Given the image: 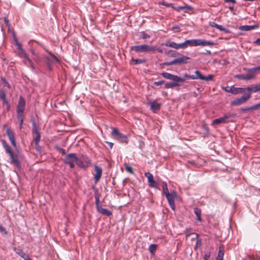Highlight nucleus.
Returning a JSON list of instances; mask_svg holds the SVG:
<instances>
[{
  "mask_svg": "<svg viewBox=\"0 0 260 260\" xmlns=\"http://www.w3.org/2000/svg\"><path fill=\"white\" fill-rule=\"evenodd\" d=\"M184 43V48L188 46H212L214 45L213 42L206 41L201 39H192L186 40Z\"/></svg>",
  "mask_w": 260,
  "mask_h": 260,
  "instance_id": "1",
  "label": "nucleus"
},
{
  "mask_svg": "<svg viewBox=\"0 0 260 260\" xmlns=\"http://www.w3.org/2000/svg\"><path fill=\"white\" fill-rule=\"evenodd\" d=\"M183 78L187 79H201L204 81H210L212 80L213 77L212 75H209L207 76L203 75L199 71H196L194 75H189L187 73H185L183 75ZM183 78V77H182Z\"/></svg>",
  "mask_w": 260,
  "mask_h": 260,
  "instance_id": "2",
  "label": "nucleus"
},
{
  "mask_svg": "<svg viewBox=\"0 0 260 260\" xmlns=\"http://www.w3.org/2000/svg\"><path fill=\"white\" fill-rule=\"evenodd\" d=\"M155 49V46L147 44L133 46L131 47V50L135 51L137 53L153 52Z\"/></svg>",
  "mask_w": 260,
  "mask_h": 260,
  "instance_id": "3",
  "label": "nucleus"
},
{
  "mask_svg": "<svg viewBox=\"0 0 260 260\" xmlns=\"http://www.w3.org/2000/svg\"><path fill=\"white\" fill-rule=\"evenodd\" d=\"M16 44L17 46V48L19 50L18 54L19 56L22 58H23L24 59V62L26 64H27L28 66H30V67L34 69V67L32 64V61L29 58L27 54L25 53V51L22 49L21 47V45L18 42L17 40H16Z\"/></svg>",
  "mask_w": 260,
  "mask_h": 260,
  "instance_id": "4",
  "label": "nucleus"
},
{
  "mask_svg": "<svg viewBox=\"0 0 260 260\" xmlns=\"http://www.w3.org/2000/svg\"><path fill=\"white\" fill-rule=\"evenodd\" d=\"M78 160V157L75 153H69L64 156L63 159L64 164L69 165L72 169L75 167L74 163Z\"/></svg>",
  "mask_w": 260,
  "mask_h": 260,
  "instance_id": "5",
  "label": "nucleus"
},
{
  "mask_svg": "<svg viewBox=\"0 0 260 260\" xmlns=\"http://www.w3.org/2000/svg\"><path fill=\"white\" fill-rule=\"evenodd\" d=\"M251 98V93L249 92L246 94L243 95L240 98H238L231 102V105L233 106H239L244 104Z\"/></svg>",
  "mask_w": 260,
  "mask_h": 260,
  "instance_id": "6",
  "label": "nucleus"
},
{
  "mask_svg": "<svg viewBox=\"0 0 260 260\" xmlns=\"http://www.w3.org/2000/svg\"><path fill=\"white\" fill-rule=\"evenodd\" d=\"M222 89L228 92H231L233 94L243 93L245 89L241 87H235L234 86L222 87Z\"/></svg>",
  "mask_w": 260,
  "mask_h": 260,
  "instance_id": "7",
  "label": "nucleus"
},
{
  "mask_svg": "<svg viewBox=\"0 0 260 260\" xmlns=\"http://www.w3.org/2000/svg\"><path fill=\"white\" fill-rule=\"evenodd\" d=\"M161 75L164 78L171 80L173 81H180V82H184L185 81V78H182V77H179L177 75H173L169 73L163 72L161 74Z\"/></svg>",
  "mask_w": 260,
  "mask_h": 260,
  "instance_id": "8",
  "label": "nucleus"
},
{
  "mask_svg": "<svg viewBox=\"0 0 260 260\" xmlns=\"http://www.w3.org/2000/svg\"><path fill=\"white\" fill-rule=\"evenodd\" d=\"M112 129V135L115 138L117 139L120 142H127V137L126 136L120 133L116 128H113Z\"/></svg>",
  "mask_w": 260,
  "mask_h": 260,
  "instance_id": "9",
  "label": "nucleus"
},
{
  "mask_svg": "<svg viewBox=\"0 0 260 260\" xmlns=\"http://www.w3.org/2000/svg\"><path fill=\"white\" fill-rule=\"evenodd\" d=\"M177 196V194L175 191L171 192L166 195L168 203L173 210H175V199Z\"/></svg>",
  "mask_w": 260,
  "mask_h": 260,
  "instance_id": "10",
  "label": "nucleus"
},
{
  "mask_svg": "<svg viewBox=\"0 0 260 260\" xmlns=\"http://www.w3.org/2000/svg\"><path fill=\"white\" fill-rule=\"evenodd\" d=\"M233 116H234V115H225L222 117L215 119L212 121V125H215L220 123H227L229 122L228 120Z\"/></svg>",
  "mask_w": 260,
  "mask_h": 260,
  "instance_id": "11",
  "label": "nucleus"
},
{
  "mask_svg": "<svg viewBox=\"0 0 260 260\" xmlns=\"http://www.w3.org/2000/svg\"><path fill=\"white\" fill-rule=\"evenodd\" d=\"M145 176L147 177L148 179V182L149 183V185L150 187H153L155 188H157L158 184L153 179V176L152 174L150 172H146L145 173Z\"/></svg>",
  "mask_w": 260,
  "mask_h": 260,
  "instance_id": "12",
  "label": "nucleus"
},
{
  "mask_svg": "<svg viewBox=\"0 0 260 260\" xmlns=\"http://www.w3.org/2000/svg\"><path fill=\"white\" fill-rule=\"evenodd\" d=\"M10 156V162L14 164L17 167L19 166V162L18 161L17 155L15 154L12 150L7 152Z\"/></svg>",
  "mask_w": 260,
  "mask_h": 260,
  "instance_id": "13",
  "label": "nucleus"
},
{
  "mask_svg": "<svg viewBox=\"0 0 260 260\" xmlns=\"http://www.w3.org/2000/svg\"><path fill=\"white\" fill-rule=\"evenodd\" d=\"M150 109L154 113H156L157 111L159 110L161 106V104L155 102V101H150L149 102Z\"/></svg>",
  "mask_w": 260,
  "mask_h": 260,
  "instance_id": "14",
  "label": "nucleus"
},
{
  "mask_svg": "<svg viewBox=\"0 0 260 260\" xmlns=\"http://www.w3.org/2000/svg\"><path fill=\"white\" fill-rule=\"evenodd\" d=\"M6 133H7V136L9 138V139L12 145L13 146L16 147V143L15 138V136H14V133L12 132V131L11 130L10 128H8L6 129Z\"/></svg>",
  "mask_w": 260,
  "mask_h": 260,
  "instance_id": "15",
  "label": "nucleus"
},
{
  "mask_svg": "<svg viewBox=\"0 0 260 260\" xmlns=\"http://www.w3.org/2000/svg\"><path fill=\"white\" fill-rule=\"evenodd\" d=\"M247 74H237L236 75L235 77L241 80H249L254 78V76L250 72H248Z\"/></svg>",
  "mask_w": 260,
  "mask_h": 260,
  "instance_id": "16",
  "label": "nucleus"
},
{
  "mask_svg": "<svg viewBox=\"0 0 260 260\" xmlns=\"http://www.w3.org/2000/svg\"><path fill=\"white\" fill-rule=\"evenodd\" d=\"M166 46L176 49H184L185 45H184V43L177 44L174 42H171L167 43L166 44Z\"/></svg>",
  "mask_w": 260,
  "mask_h": 260,
  "instance_id": "17",
  "label": "nucleus"
},
{
  "mask_svg": "<svg viewBox=\"0 0 260 260\" xmlns=\"http://www.w3.org/2000/svg\"><path fill=\"white\" fill-rule=\"evenodd\" d=\"M25 102L22 96H20L17 107V112H23L25 109Z\"/></svg>",
  "mask_w": 260,
  "mask_h": 260,
  "instance_id": "18",
  "label": "nucleus"
},
{
  "mask_svg": "<svg viewBox=\"0 0 260 260\" xmlns=\"http://www.w3.org/2000/svg\"><path fill=\"white\" fill-rule=\"evenodd\" d=\"M94 170L95 171V174L94 175V179L95 182H97L102 176V170L100 167L95 165L94 166Z\"/></svg>",
  "mask_w": 260,
  "mask_h": 260,
  "instance_id": "19",
  "label": "nucleus"
},
{
  "mask_svg": "<svg viewBox=\"0 0 260 260\" xmlns=\"http://www.w3.org/2000/svg\"><path fill=\"white\" fill-rule=\"evenodd\" d=\"M14 251H15V252L18 254L20 256L24 258L25 260H28L29 258H30L28 255L26 254L22 249L20 248H14L13 249Z\"/></svg>",
  "mask_w": 260,
  "mask_h": 260,
  "instance_id": "20",
  "label": "nucleus"
},
{
  "mask_svg": "<svg viewBox=\"0 0 260 260\" xmlns=\"http://www.w3.org/2000/svg\"><path fill=\"white\" fill-rule=\"evenodd\" d=\"M189 58L187 56H182L176 59H174V62L175 64H181L183 63H186L187 62Z\"/></svg>",
  "mask_w": 260,
  "mask_h": 260,
  "instance_id": "21",
  "label": "nucleus"
},
{
  "mask_svg": "<svg viewBox=\"0 0 260 260\" xmlns=\"http://www.w3.org/2000/svg\"><path fill=\"white\" fill-rule=\"evenodd\" d=\"M244 70L247 72H250L254 76V78L255 77V75L256 73H260V66L255 67L253 68L247 69L244 68Z\"/></svg>",
  "mask_w": 260,
  "mask_h": 260,
  "instance_id": "22",
  "label": "nucleus"
},
{
  "mask_svg": "<svg viewBox=\"0 0 260 260\" xmlns=\"http://www.w3.org/2000/svg\"><path fill=\"white\" fill-rule=\"evenodd\" d=\"M173 8L178 12H180L181 10H184L185 12H187L188 11H190L192 9V7L189 6L174 7Z\"/></svg>",
  "mask_w": 260,
  "mask_h": 260,
  "instance_id": "23",
  "label": "nucleus"
},
{
  "mask_svg": "<svg viewBox=\"0 0 260 260\" xmlns=\"http://www.w3.org/2000/svg\"><path fill=\"white\" fill-rule=\"evenodd\" d=\"M97 210L99 213L103 215L109 216L112 214V212L110 210L103 208L102 206L97 208Z\"/></svg>",
  "mask_w": 260,
  "mask_h": 260,
  "instance_id": "24",
  "label": "nucleus"
},
{
  "mask_svg": "<svg viewBox=\"0 0 260 260\" xmlns=\"http://www.w3.org/2000/svg\"><path fill=\"white\" fill-rule=\"evenodd\" d=\"M179 82L180 81H173V82L167 83L165 85V88L166 89L173 88L174 87L179 86Z\"/></svg>",
  "mask_w": 260,
  "mask_h": 260,
  "instance_id": "25",
  "label": "nucleus"
},
{
  "mask_svg": "<svg viewBox=\"0 0 260 260\" xmlns=\"http://www.w3.org/2000/svg\"><path fill=\"white\" fill-rule=\"evenodd\" d=\"M256 27V25H243L239 27V29L243 31H249Z\"/></svg>",
  "mask_w": 260,
  "mask_h": 260,
  "instance_id": "26",
  "label": "nucleus"
},
{
  "mask_svg": "<svg viewBox=\"0 0 260 260\" xmlns=\"http://www.w3.org/2000/svg\"><path fill=\"white\" fill-rule=\"evenodd\" d=\"M17 117L19 122V127L21 128L23 121V112H17Z\"/></svg>",
  "mask_w": 260,
  "mask_h": 260,
  "instance_id": "27",
  "label": "nucleus"
},
{
  "mask_svg": "<svg viewBox=\"0 0 260 260\" xmlns=\"http://www.w3.org/2000/svg\"><path fill=\"white\" fill-rule=\"evenodd\" d=\"M35 132L36 135V137L34 138V141L35 143L36 147L37 148L39 146V143L40 140V134L39 132L36 129V128H35Z\"/></svg>",
  "mask_w": 260,
  "mask_h": 260,
  "instance_id": "28",
  "label": "nucleus"
},
{
  "mask_svg": "<svg viewBox=\"0 0 260 260\" xmlns=\"http://www.w3.org/2000/svg\"><path fill=\"white\" fill-rule=\"evenodd\" d=\"M194 213L197 216V219L201 221V210L197 207L194 208Z\"/></svg>",
  "mask_w": 260,
  "mask_h": 260,
  "instance_id": "29",
  "label": "nucleus"
},
{
  "mask_svg": "<svg viewBox=\"0 0 260 260\" xmlns=\"http://www.w3.org/2000/svg\"><path fill=\"white\" fill-rule=\"evenodd\" d=\"M146 60L144 59H134L132 58L130 61L131 64H137L145 63Z\"/></svg>",
  "mask_w": 260,
  "mask_h": 260,
  "instance_id": "30",
  "label": "nucleus"
},
{
  "mask_svg": "<svg viewBox=\"0 0 260 260\" xmlns=\"http://www.w3.org/2000/svg\"><path fill=\"white\" fill-rule=\"evenodd\" d=\"M260 108V102L256 105H254L252 106L247 107L245 109H242V110L243 111H246V110H256Z\"/></svg>",
  "mask_w": 260,
  "mask_h": 260,
  "instance_id": "31",
  "label": "nucleus"
},
{
  "mask_svg": "<svg viewBox=\"0 0 260 260\" xmlns=\"http://www.w3.org/2000/svg\"><path fill=\"white\" fill-rule=\"evenodd\" d=\"M3 146L5 149V150L6 152H8V151H10L11 150L10 146L7 144V142L5 140H1Z\"/></svg>",
  "mask_w": 260,
  "mask_h": 260,
  "instance_id": "32",
  "label": "nucleus"
},
{
  "mask_svg": "<svg viewBox=\"0 0 260 260\" xmlns=\"http://www.w3.org/2000/svg\"><path fill=\"white\" fill-rule=\"evenodd\" d=\"M162 187L164 193L165 194V196L170 193L167 187V184L166 182H163Z\"/></svg>",
  "mask_w": 260,
  "mask_h": 260,
  "instance_id": "33",
  "label": "nucleus"
},
{
  "mask_svg": "<svg viewBox=\"0 0 260 260\" xmlns=\"http://www.w3.org/2000/svg\"><path fill=\"white\" fill-rule=\"evenodd\" d=\"M0 98L3 101L4 103L7 104H8V102L6 99L5 92L3 90L0 91Z\"/></svg>",
  "mask_w": 260,
  "mask_h": 260,
  "instance_id": "34",
  "label": "nucleus"
},
{
  "mask_svg": "<svg viewBox=\"0 0 260 260\" xmlns=\"http://www.w3.org/2000/svg\"><path fill=\"white\" fill-rule=\"evenodd\" d=\"M223 255H224L223 251L220 247L219 251H218V255L216 258V260H223Z\"/></svg>",
  "mask_w": 260,
  "mask_h": 260,
  "instance_id": "35",
  "label": "nucleus"
},
{
  "mask_svg": "<svg viewBox=\"0 0 260 260\" xmlns=\"http://www.w3.org/2000/svg\"><path fill=\"white\" fill-rule=\"evenodd\" d=\"M75 162L79 167L83 169L86 168L84 162L81 160L78 157V160H76Z\"/></svg>",
  "mask_w": 260,
  "mask_h": 260,
  "instance_id": "36",
  "label": "nucleus"
},
{
  "mask_svg": "<svg viewBox=\"0 0 260 260\" xmlns=\"http://www.w3.org/2000/svg\"><path fill=\"white\" fill-rule=\"evenodd\" d=\"M84 163L86 168H88L91 164L89 158L87 156H83Z\"/></svg>",
  "mask_w": 260,
  "mask_h": 260,
  "instance_id": "37",
  "label": "nucleus"
},
{
  "mask_svg": "<svg viewBox=\"0 0 260 260\" xmlns=\"http://www.w3.org/2000/svg\"><path fill=\"white\" fill-rule=\"evenodd\" d=\"M156 247L157 245L156 244H151L149 247V250L150 252L152 254H153L156 249Z\"/></svg>",
  "mask_w": 260,
  "mask_h": 260,
  "instance_id": "38",
  "label": "nucleus"
},
{
  "mask_svg": "<svg viewBox=\"0 0 260 260\" xmlns=\"http://www.w3.org/2000/svg\"><path fill=\"white\" fill-rule=\"evenodd\" d=\"M95 205H96V208L97 209L102 206L100 203V196L98 194H96L95 195Z\"/></svg>",
  "mask_w": 260,
  "mask_h": 260,
  "instance_id": "39",
  "label": "nucleus"
},
{
  "mask_svg": "<svg viewBox=\"0 0 260 260\" xmlns=\"http://www.w3.org/2000/svg\"><path fill=\"white\" fill-rule=\"evenodd\" d=\"M44 58L46 59V64H47L48 68L50 70H51L50 63L51 62V59H50V58H49V57H47V56H45V57H44Z\"/></svg>",
  "mask_w": 260,
  "mask_h": 260,
  "instance_id": "40",
  "label": "nucleus"
},
{
  "mask_svg": "<svg viewBox=\"0 0 260 260\" xmlns=\"http://www.w3.org/2000/svg\"><path fill=\"white\" fill-rule=\"evenodd\" d=\"M49 53L51 55V62H57L58 61V60L57 58L54 55H53L51 53L49 52Z\"/></svg>",
  "mask_w": 260,
  "mask_h": 260,
  "instance_id": "41",
  "label": "nucleus"
},
{
  "mask_svg": "<svg viewBox=\"0 0 260 260\" xmlns=\"http://www.w3.org/2000/svg\"><path fill=\"white\" fill-rule=\"evenodd\" d=\"M140 34H141V38L143 39H148L150 38V36L149 35L147 34L146 33H145V31H144L140 32Z\"/></svg>",
  "mask_w": 260,
  "mask_h": 260,
  "instance_id": "42",
  "label": "nucleus"
},
{
  "mask_svg": "<svg viewBox=\"0 0 260 260\" xmlns=\"http://www.w3.org/2000/svg\"><path fill=\"white\" fill-rule=\"evenodd\" d=\"M245 90H247L249 92H256V91L255 90V85L254 86H250L247 87L246 88H245Z\"/></svg>",
  "mask_w": 260,
  "mask_h": 260,
  "instance_id": "43",
  "label": "nucleus"
},
{
  "mask_svg": "<svg viewBox=\"0 0 260 260\" xmlns=\"http://www.w3.org/2000/svg\"><path fill=\"white\" fill-rule=\"evenodd\" d=\"M125 168L126 171L127 172H128V173H131V174H133L134 172H133V169H132V168L131 167L129 166L128 165H126L125 166Z\"/></svg>",
  "mask_w": 260,
  "mask_h": 260,
  "instance_id": "44",
  "label": "nucleus"
},
{
  "mask_svg": "<svg viewBox=\"0 0 260 260\" xmlns=\"http://www.w3.org/2000/svg\"><path fill=\"white\" fill-rule=\"evenodd\" d=\"M56 149L59 152L61 153L63 155H66V151L65 149L59 147H57Z\"/></svg>",
  "mask_w": 260,
  "mask_h": 260,
  "instance_id": "45",
  "label": "nucleus"
},
{
  "mask_svg": "<svg viewBox=\"0 0 260 260\" xmlns=\"http://www.w3.org/2000/svg\"><path fill=\"white\" fill-rule=\"evenodd\" d=\"M165 82L164 80H161L159 81H156L154 83V84L156 86H159L162 84H164Z\"/></svg>",
  "mask_w": 260,
  "mask_h": 260,
  "instance_id": "46",
  "label": "nucleus"
},
{
  "mask_svg": "<svg viewBox=\"0 0 260 260\" xmlns=\"http://www.w3.org/2000/svg\"><path fill=\"white\" fill-rule=\"evenodd\" d=\"M164 64L166 65V66H171V65H173V64H175L174 60H173L171 61L165 62L164 63Z\"/></svg>",
  "mask_w": 260,
  "mask_h": 260,
  "instance_id": "47",
  "label": "nucleus"
},
{
  "mask_svg": "<svg viewBox=\"0 0 260 260\" xmlns=\"http://www.w3.org/2000/svg\"><path fill=\"white\" fill-rule=\"evenodd\" d=\"M209 24L211 26L215 27L216 28H217L218 25V24L216 23L215 22L213 21L210 22Z\"/></svg>",
  "mask_w": 260,
  "mask_h": 260,
  "instance_id": "48",
  "label": "nucleus"
},
{
  "mask_svg": "<svg viewBox=\"0 0 260 260\" xmlns=\"http://www.w3.org/2000/svg\"><path fill=\"white\" fill-rule=\"evenodd\" d=\"M217 29L220 30H222V31H224L225 32H226L227 31L226 30V29L225 28H224L222 25H218V26H217Z\"/></svg>",
  "mask_w": 260,
  "mask_h": 260,
  "instance_id": "49",
  "label": "nucleus"
},
{
  "mask_svg": "<svg viewBox=\"0 0 260 260\" xmlns=\"http://www.w3.org/2000/svg\"><path fill=\"white\" fill-rule=\"evenodd\" d=\"M255 90L256 91V92L260 91V83L255 85Z\"/></svg>",
  "mask_w": 260,
  "mask_h": 260,
  "instance_id": "50",
  "label": "nucleus"
},
{
  "mask_svg": "<svg viewBox=\"0 0 260 260\" xmlns=\"http://www.w3.org/2000/svg\"><path fill=\"white\" fill-rule=\"evenodd\" d=\"M210 254L209 253H206L204 255V259L205 260H208L209 258L210 257Z\"/></svg>",
  "mask_w": 260,
  "mask_h": 260,
  "instance_id": "51",
  "label": "nucleus"
},
{
  "mask_svg": "<svg viewBox=\"0 0 260 260\" xmlns=\"http://www.w3.org/2000/svg\"><path fill=\"white\" fill-rule=\"evenodd\" d=\"M154 51H157L159 53H162V52H163L162 49L161 48H156V47H155V49L154 50Z\"/></svg>",
  "mask_w": 260,
  "mask_h": 260,
  "instance_id": "52",
  "label": "nucleus"
},
{
  "mask_svg": "<svg viewBox=\"0 0 260 260\" xmlns=\"http://www.w3.org/2000/svg\"><path fill=\"white\" fill-rule=\"evenodd\" d=\"M0 232H5V233H6L5 231V229L2 225H0Z\"/></svg>",
  "mask_w": 260,
  "mask_h": 260,
  "instance_id": "53",
  "label": "nucleus"
},
{
  "mask_svg": "<svg viewBox=\"0 0 260 260\" xmlns=\"http://www.w3.org/2000/svg\"><path fill=\"white\" fill-rule=\"evenodd\" d=\"M224 1L226 3H232L233 4H235L236 2V1L235 0H224Z\"/></svg>",
  "mask_w": 260,
  "mask_h": 260,
  "instance_id": "54",
  "label": "nucleus"
},
{
  "mask_svg": "<svg viewBox=\"0 0 260 260\" xmlns=\"http://www.w3.org/2000/svg\"><path fill=\"white\" fill-rule=\"evenodd\" d=\"M254 43L260 46V39H257L254 42Z\"/></svg>",
  "mask_w": 260,
  "mask_h": 260,
  "instance_id": "55",
  "label": "nucleus"
},
{
  "mask_svg": "<svg viewBox=\"0 0 260 260\" xmlns=\"http://www.w3.org/2000/svg\"><path fill=\"white\" fill-rule=\"evenodd\" d=\"M4 20H5V22L6 25L9 26V20H8V18H5Z\"/></svg>",
  "mask_w": 260,
  "mask_h": 260,
  "instance_id": "56",
  "label": "nucleus"
},
{
  "mask_svg": "<svg viewBox=\"0 0 260 260\" xmlns=\"http://www.w3.org/2000/svg\"><path fill=\"white\" fill-rule=\"evenodd\" d=\"M33 59L37 62H39L40 60V58L38 56H36V57H34Z\"/></svg>",
  "mask_w": 260,
  "mask_h": 260,
  "instance_id": "57",
  "label": "nucleus"
},
{
  "mask_svg": "<svg viewBox=\"0 0 260 260\" xmlns=\"http://www.w3.org/2000/svg\"><path fill=\"white\" fill-rule=\"evenodd\" d=\"M4 82H5V86H6L8 88H10V85L8 83V82H7V81H6L5 80H4Z\"/></svg>",
  "mask_w": 260,
  "mask_h": 260,
  "instance_id": "58",
  "label": "nucleus"
},
{
  "mask_svg": "<svg viewBox=\"0 0 260 260\" xmlns=\"http://www.w3.org/2000/svg\"><path fill=\"white\" fill-rule=\"evenodd\" d=\"M229 9H230L231 11H234V7H233V6L230 7H229Z\"/></svg>",
  "mask_w": 260,
  "mask_h": 260,
  "instance_id": "59",
  "label": "nucleus"
},
{
  "mask_svg": "<svg viewBox=\"0 0 260 260\" xmlns=\"http://www.w3.org/2000/svg\"><path fill=\"white\" fill-rule=\"evenodd\" d=\"M111 148H112L113 144L112 143H108Z\"/></svg>",
  "mask_w": 260,
  "mask_h": 260,
  "instance_id": "60",
  "label": "nucleus"
},
{
  "mask_svg": "<svg viewBox=\"0 0 260 260\" xmlns=\"http://www.w3.org/2000/svg\"><path fill=\"white\" fill-rule=\"evenodd\" d=\"M179 29V28L177 26L173 27V29Z\"/></svg>",
  "mask_w": 260,
  "mask_h": 260,
  "instance_id": "61",
  "label": "nucleus"
}]
</instances>
